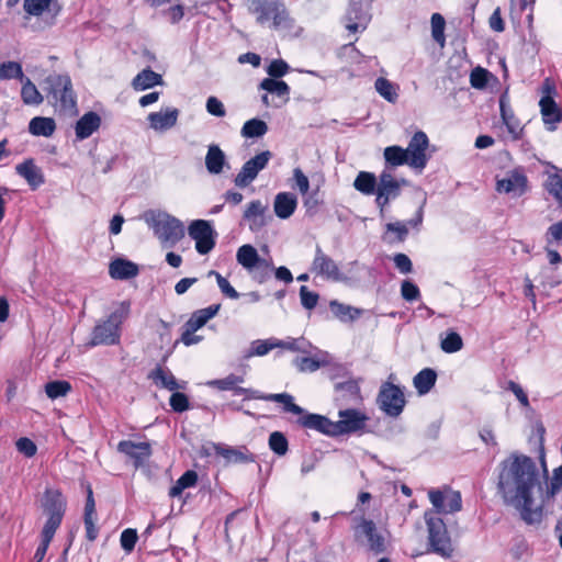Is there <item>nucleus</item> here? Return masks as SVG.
<instances>
[{"label": "nucleus", "instance_id": "obj_59", "mask_svg": "<svg viewBox=\"0 0 562 562\" xmlns=\"http://www.w3.org/2000/svg\"><path fill=\"white\" fill-rule=\"evenodd\" d=\"M290 70V66L288 63L281 58L273 59L269 66L267 67V74L270 76V78H281L285 76Z\"/></svg>", "mask_w": 562, "mask_h": 562}, {"label": "nucleus", "instance_id": "obj_64", "mask_svg": "<svg viewBox=\"0 0 562 562\" xmlns=\"http://www.w3.org/2000/svg\"><path fill=\"white\" fill-rule=\"evenodd\" d=\"M15 447L18 451L24 454L26 458H32L37 452L36 445L30 438L26 437L19 438L15 442Z\"/></svg>", "mask_w": 562, "mask_h": 562}, {"label": "nucleus", "instance_id": "obj_3", "mask_svg": "<svg viewBox=\"0 0 562 562\" xmlns=\"http://www.w3.org/2000/svg\"><path fill=\"white\" fill-rule=\"evenodd\" d=\"M130 312V304L123 302L119 310L113 311L106 319L95 324L91 331V337L87 346H113L121 341L122 324Z\"/></svg>", "mask_w": 562, "mask_h": 562}, {"label": "nucleus", "instance_id": "obj_41", "mask_svg": "<svg viewBox=\"0 0 562 562\" xmlns=\"http://www.w3.org/2000/svg\"><path fill=\"white\" fill-rule=\"evenodd\" d=\"M346 20V29L351 33H357L358 31L366 29L367 14L356 8V4L350 5Z\"/></svg>", "mask_w": 562, "mask_h": 562}, {"label": "nucleus", "instance_id": "obj_63", "mask_svg": "<svg viewBox=\"0 0 562 562\" xmlns=\"http://www.w3.org/2000/svg\"><path fill=\"white\" fill-rule=\"evenodd\" d=\"M401 294L404 300L413 302L419 299L420 292L418 286L409 280H404L401 285Z\"/></svg>", "mask_w": 562, "mask_h": 562}, {"label": "nucleus", "instance_id": "obj_45", "mask_svg": "<svg viewBox=\"0 0 562 562\" xmlns=\"http://www.w3.org/2000/svg\"><path fill=\"white\" fill-rule=\"evenodd\" d=\"M543 188L559 204H562V176L560 173H548Z\"/></svg>", "mask_w": 562, "mask_h": 562}, {"label": "nucleus", "instance_id": "obj_50", "mask_svg": "<svg viewBox=\"0 0 562 562\" xmlns=\"http://www.w3.org/2000/svg\"><path fill=\"white\" fill-rule=\"evenodd\" d=\"M23 69L20 63L18 61H5L0 65V79L9 80V79H19L24 80Z\"/></svg>", "mask_w": 562, "mask_h": 562}, {"label": "nucleus", "instance_id": "obj_62", "mask_svg": "<svg viewBox=\"0 0 562 562\" xmlns=\"http://www.w3.org/2000/svg\"><path fill=\"white\" fill-rule=\"evenodd\" d=\"M488 70L484 68L474 69L470 76L471 86L476 89L485 88L488 82Z\"/></svg>", "mask_w": 562, "mask_h": 562}, {"label": "nucleus", "instance_id": "obj_21", "mask_svg": "<svg viewBox=\"0 0 562 562\" xmlns=\"http://www.w3.org/2000/svg\"><path fill=\"white\" fill-rule=\"evenodd\" d=\"M361 533L367 538L369 550L374 554H381L386 551V541L382 533L376 529L373 520L362 518L358 527Z\"/></svg>", "mask_w": 562, "mask_h": 562}, {"label": "nucleus", "instance_id": "obj_51", "mask_svg": "<svg viewBox=\"0 0 562 562\" xmlns=\"http://www.w3.org/2000/svg\"><path fill=\"white\" fill-rule=\"evenodd\" d=\"M268 445L271 451L278 456H284L289 450V441L283 432L273 431L269 436Z\"/></svg>", "mask_w": 562, "mask_h": 562}, {"label": "nucleus", "instance_id": "obj_49", "mask_svg": "<svg viewBox=\"0 0 562 562\" xmlns=\"http://www.w3.org/2000/svg\"><path fill=\"white\" fill-rule=\"evenodd\" d=\"M441 349L447 353H454L463 348V339L454 330H449L440 342Z\"/></svg>", "mask_w": 562, "mask_h": 562}, {"label": "nucleus", "instance_id": "obj_12", "mask_svg": "<svg viewBox=\"0 0 562 562\" xmlns=\"http://www.w3.org/2000/svg\"><path fill=\"white\" fill-rule=\"evenodd\" d=\"M375 193V204L382 214L389 202L401 194V182L391 172L384 170L379 176Z\"/></svg>", "mask_w": 562, "mask_h": 562}, {"label": "nucleus", "instance_id": "obj_56", "mask_svg": "<svg viewBox=\"0 0 562 562\" xmlns=\"http://www.w3.org/2000/svg\"><path fill=\"white\" fill-rule=\"evenodd\" d=\"M169 405L173 412L183 413L190 408V401L184 393L173 391L169 398Z\"/></svg>", "mask_w": 562, "mask_h": 562}, {"label": "nucleus", "instance_id": "obj_27", "mask_svg": "<svg viewBox=\"0 0 562 562\" xmlns=\"http://www.w3.org/2000/svg\"><path fill=\"white\" fill-rule=\"evenodd\" d=\"M335 391L340 401L358 404L362 401L360 386L357 380L349 379L335 384Z\"/></svg>", "mask_w": 562, "mask_h": 562}, {"label": "nucleus", "instance_id": "obj_24", "mask_svg": "<svg viewBox=\"0 0 562 562\" xmlns=\"http://www.w3.org/2000/svg\"><path fill=\"white\" fill-rule=\"evenodd\" d=\"M101 125V117L97 112L85 113L76 123L75 132L78 139L90 137Z\"/></svg>", "mask_w": 562, "mask_h": 562}, {"label": "nucleus", "instance_id": "obj_35", "mask_svg": "<svg viewBox=\"0 0 562 562\" xmlns=\"http://www.w3.org/2000/svg\"><path fill=\"white\" fill-rule=\"evenodd\" d=\"M220 308L221 304H213L205 308L194 311L186 323L189 327H192L193 330H199L218 313Z\"/></svg>", "mask_w": 562, "mask_h": 562}, {"label": "nucleus", "instance_id": "obj_43", "mask_svg": "<svg viewBox=\"0 0 562 562\" xmlns=\"http://www.w3.org/2000/svg\"><path fill=\"white\" fill-rule=\"evenodd\" d=\"M384 159L391 167H397L405 164L409 166L407 150L397 145L389 146L384 149Z\"/></svg>", "mask_w": 562, "mask_h": 562}, {"label": "nucleus", "instance_id": "obj_14", "mask_svg": "<svg viewBox=\"0 0 562 562\" xmlns=\"http://www.w3.org/2000/svg\"><path fill=\"white\" fill-rule=\"evenodd\" d=\"M499 114L502 123L505 125L509 138L513 142L522 139L525 135V125L516 116L509 103L508 91H505L499 97Z\"/></svg>", "mask_w": 562, "mask_h": 562}, {"label": "nucleus", "instance_id": "obj_2", "mask_svg": "<svg viewBox=\"0 0 562 562\" xmlns=\"http://www.w3.org/2000/svg\"><path fill=\"white\" fill-rule=\"evenodd\" d=\"M48 103L55 111L68 114L77 110V95L71 79L66 74H50L43 82Z\"/></svg>", "mask_w": 562, "mask_h": 562}, {"label": "nucleus", "instance_id": "obj_18", "mask_svg": "<svg viewBox=\"0 0 562 562\" xmlns=\"http://www.w3.org/2000/svg\"><path fill=\"white\" fill-rule=\"evenodd\" d=\"M428 497L437 513H456L462 508V498L458 491L448 490L445 493L439 490H430Z\"/></svg>", "mask_w": 562, "mask_h": 562}, {"label": "nucleus", "instance_id": "obj_4", "mask_svg": "<svg viewBox=\"0 0 562 562\" xmlns=\"http://www.w3.org/2000/svg\"><path fill=\"white\" fill-rule=\"evenodd\" d=\"M247 9L260 25L269 24L273 30L291 26L289 11L280 0H248Z\"/></svg>", "mask_w": 562, "mask_h": 562}, {"label": "nucleus", "instance_id": "obj_8", "mask_svg": "<svg viewBox=\"0 0 562 562\" xmlns=\"http://www.w3.org/2000/svg\"><path fill=\"white\" fill-rule=\"evenodd\" d=\"M393 378L394 375L391 374L389 379L381 384L376 402L379 408L385 415L396 418L404 411L406 400L403 390L391 381Z\"/></svg>", "mask_w": 562, "mask_h": 562}, {"label": "nucleus", "instance_id": "obj_26", "mask_svg": "<svg viewBox=\"0 0 562 562\" xmlns=\"http://www.w3.org/2000/svg\"><path fill=\"white\" fill-rule=\"evenodd\" d=\"M179 111L167 108L165 112H153L148 115L149 125L156 131H166L176 125Z\"/></svg>", "mask_w": 562, "mask_h": 562}, {"label": "nucleus", "instance_id": "obj_5", "mask_svg": "<svg viewBox=\"0 0 562 562\" xmlns=\"http://www.w3.org/2000/svg\"><path fill=\"white\" fill-rule=\"evenodd\" d=\"M286 400L280 402L283 405V412L292 413L297 416L296 424L310 430L318 431L323 435L335 437L334 422L328 417L315 413H310L294 403V398L289 393H283Z\"/></svg>", "mask_w": 562, "mask_h": 562}, {"label": "nucleus", "instance_id": "obj_39", "mask_svg": "<svg viewBox=\"0 0 562 562\" xmlns=\"http://www.w3.org/2000/svg\"><path fill=\"white\" fill-rule=\"evenodd\" d=\"M21 81L23 83L21 88V99L23 103L26 105H40L44 98L36 86L27 77H24V80Z\"/></svg>", "mask_w": 562, "mask_h": 562}, {"label": "nucleus", "instance_id": "obj_34", "mask_svg": "<svg viewBox=\"0 0 562 562\" xmlns=\"http://www.w3.org/2000/svg\"><path fill=\"white\" fill-rule=\"evenodd\" d=\"M159 85H162V77L149 67L138 72L132 82L133 88L137 91L150 89Z\"/></svg>", "mask_w": 562, "mask_h": 562}, {"label": "nucleus", "instance_id": "obj_28", "mask_svg": "<svg viewBox=\"0 0 562 562\" xmlns=\"http://www.w3.org/2000/svg\"><path fill=\"white\" fill-rule=\"evenodd\" d=\"M297 199L293 193L280 192L274 198V213L279 218H289L296 210Z\"/></svg>", "mask_w": 562, "mask_h": 562}, {"label": "nucleus", "instance_id": "obj_11", "mask_svg": "<svg viewBox=\"0 0 562 562\" xmlns=\"http://www.w3.org/2000/svg\"><path fill=\"white\" fill-rule=\"evenodd\" d=\"M188 233L195 241V249L200 255H206L215 247L216 233L210 222L195 220L189 225Z\"/></svg>", "mask_w": 562, "mask_h": 562}, {"label": "nucleus", "instance_id": "obj_46", "mask_svg": "<svg viewBox=\"0 0 562 562\" xmlns=\"http://www.w3.org/2000/svg\"><path fill=\"white\" fill-rule=\"evenodd\" d=\"M268 131V125L259 119H251L245 122L241 127V135L247 138L261 137Z\"/></svg>", "mask_w": 562, "mask_h": 562}, {"label": "nucleus", "instance_id": "obj_37", "mask_svg": "<svg viewBox=\"0 0 562 562\" xmlns=\"http://www.w3.org/2000/svg\"><path fill=\"white\" fill-rule=\"evenodd\" d=\"M199 480L198 473L194 470L186 471L176 483L169 488L168 495L170 498L181 496L182 492L187 488L196 485Z\"/></svg>", "mask_w": 562, "mask_h": 562}, {"label": "nucleus", "instance_id": "obj_29", "mask_svg": "<svg viewBox=\"0 0 562 562\" xmlns=\"http://www.w3.org/2000/svg\"><path fill=\"white\" fill-rule=\"evenodd\" d=\"M236 258L237 262L248 270L261 266L267 267L266 260L259 257L257 249L248 244L238 248Z\"/></svg>", "mask_w": 562, "mask_h": 562}, {"label": "nucleus", "instance_id": "obj_52", "mask_svg": "<svg viewBox=\"0 0 562 562\" xmlns=\"http://www.w3.org/2000/svg\"><path fill=\"white\" fill-rule=\"evenodd\" d=\"M243 382L244 378L241 375L231 373L224 379L212 380L209 381L206 384L220 391H232V389H234L236 384H240Z\"/></svg>", "mask_w": 562, "mask_h": 562}, {"label": "nucleus", "instance_id": "obj_61", "mask_svg": "<svg viewBox=\"0 0 562 562\" xmlns=\"http://www.w3.org/2000/svg\"><path fill=\"white\" fill-rule=\"evenodd\" d=\"M301 304L306 310H313L319 300V295L316 292L310 291L306 285L300 288Z\"/></svg>", "mask_w": 562, "mask_h": 562}, {"label": "nucleus", "instance_id": "obj_10", "mask_svg": "<svg viewBox=\"0 0 562 562\" xmlns=\"http://www.w3.org/2000/svg\"><path fill=\"white\" fill-rule=\"evenodd\" d=\"M150 225L155 235L162 241L176 244L184 236L182 223L169 215H153Z\"/></svg>", "mask_w": 562, "mask_h": 562}, {"label": "nucleus", "instance_id": "obj_23", "mask_svg": "<svg viewBox=\"0 0 562 562\" xmlns=\"http://www.w3.org/2000/svg\"><path fill=\"white\" fill-rule=\"evenodd\" d=\"M148 379L151 380L156 386L171 392L186 387V382L179 383L172 372L160 364L149 372Z\"/></svg>", "mask_w": 562, "mask_h": 562}, {"label": "nucleus", "instance_id": "obj_17", "mask_svg": "<svg viewBox=\"0 0 562 562\" xmlns=\"http://www.w3.org/2000/svg\"><path fill=\"white\" fill-rule=\"evenodd\" d=\"M117 451L132 460L136 469L145 465L153 454L151 445L148 441L121 440L117 443Z\"/></svg>", "mask_w": 562, "mask_h": 562}, {"label": "nucleus", "instance_id": "obj_55", "mask_svg": "<svg viewBox=\"0 0 562 562\" xmlns=\"http://www.w3.org/2000/svg\"><path fill=\"white\" fill-rule=\"evenodd\" d=\"M50 3L52 0H24L23 9L30 16H41Z\"/></svg>", "mask_w": 562, "mask_h": 562}, {"label": "nucleus", "instance_id": "obj_16", "mask_svg": "<svg viewBox=\"0 0 562 562\" xmlns=\"http://www.w3.org/2000/svg\"><path fill=\"white\" fill-rule=\"evenodd\" d=\"M429 146V139L423 131H417L408 143L407 157L409 159V167L423 170L427 162L428 156L426 150Z\"/></svg>", "mask_w": 562, "mask_h": 562}, {"label": "nucleus", "instance_id": "obj_6", "mask_svg": "<svg viewBox=\"0 0 562 562\" xmlns=\"http://www.w3.org/2000/svg\"><path fill=\"white\" fill-rule=\"evenodd\" d=\"M425 518L428 530L427 552L450 559L453 555L454 547L443 519L429 514H426Z\"/></svg>", "mask_w": 562, "mask_h": 562}, {"label": "nucleus", "instance_id": "obj_25", "mask_svg": "<svg viewBox=\"0 0 562 562\" xmlns=\"http://www.w3.org/2000/svg\"><path fill=\"white\" fill-rule=\"evenodd\" d=\"M109 274L115 280H127L138 274V266L130 260L116 258L109 266Z\"/></svg>", "mask_w": 562, "mask_h": 562}, {"label": "nucleus", "instance_id": "obj_44", "mask_svg": "<svg viewBox=\"0 0 562 562\" xmlns=\"http://www.w3.org/2000/svg\"><path fill=\"white\" fill-rule=\"evenodd\" d=\"M71 384L66 380H55L45 384V393L48 398L56 400L71 392Z\"/></svg>", "mask_w": 562, "mask_h": 562}, {"label": "nucleus", "instance_id": "obj_20", "mask_svg": "<svg viewBox=\"0 0 562 562\" xmlns=\"http://www.w3.org/2000/svg\"><path fill=\"white\" fill-rule=\"evenodd\" d=\"M498 192L522 195L528 190V178L521 168L509 171L508 177L496 181Z\"/></svg>", "mask_w": 562, "mask_h": 562}, {"label": "nucleus", "instance_id": "obj_31", "mask_svg": "<svg viewBox=\"0 0 562 562\" xmlns=\"http://www.w3.org/2000/svg\"><path fill=\"white\" fill-rule=\"evenodd\" d=\"M227 463L233 464H248L256 462V457L246 447L239 448H223L218 451Z\"/></svg>", "mask_w": 562, "mask_h": 562}, {"label": "nucleus", "instance_id": "obj_9", "mask_svg": "<svg viewBox=\"0 0 562 562\" xmlns=\"http://www.w3.org/2000/svg\"><path fill=\"white\" fill-rule=\"evenodd\" d=\"M542 97L539 101L540 113L543 124L548 131H555L558 124L562 122V109L554 100L557 89L554 83L547 78L541 86Z\"/></svg>", "mask_w": 562, "mask_h": 562}, {"label": "nucleus", "instance_id": "obj_19", "mask_svg": "<svg viewBox=\"0 0 562 562\" xmlns=\"http://www.w3.org/2000/svg\"><path fill=\"white\" fill-rule=\"evenodd\" d=\"M311 271L325 279L338 281L341 278V273L336 261L323 251L317 245L315 248V256L312 261Z\"/></svg>", "mask_w": 562, "mask_h": 562}, {"label": "nucleus", "instance_id": "obj_60", "mask_svg": "<svg viewBox=\"0 0 562 562\" xmlns=\"http://www.w3.org/2000/svg\"><path fill=\"white\" fill-rule=\"evenodd\" d=\"M210 274H214L216 278V282L218 288L221 289L222 293L233 300H236L239 297V293L235 290L234 286L228 282L226 278L221 276L218 272L212 270L210 271Z\"/></svg>", "mask_w": 562, "mask_h": 562}, {"label": "nucleus", "instance_id": "obj_1", "mask_svg": "<svg viewBox=\"0 0 562 562\" xmlns=\"http://www.w3.org/2000/svg\"><path fill=\"white\" fill-rule=\"evenodd\" d=\"M540 468L536 461L522 453L513 452L499 464L498 490L520 512L529 525L540 522L542 509L535 506L533 491H542V479H548V468L543 445L539 447Z\"/></svg>", "mask_w": 562, "mask_h": 562}, {"label": "nucleus", "instance_id": "obj_58", "mask_svg": "<svg viewBox=\"0 0 562 562\" xmlns=\"http://www.w3.org/2000/svg\"><path fill=\"white\" fill-rule=\"evenodd\" d=\"M137 540H138L137 531H136V529H132V528H127V529L123 530L121 533V537H120L121 547L127 553H131L134 550Z\"/></svg>", "mask_w": 562, "mask_h": 562}, {"label": "nucleus", "instance_id": "obj_57", "mask_svg": "<svg viewBox=\"0 0 562 562\" xmlns=\"http://www.w3.org/2000/svg\"><path fill=\"white\" fill-rule=\"evenodd\" d=\"M55 533L46 530L41 532V542L33 557V562H42L47 553L48 547L54 538Z\"/></svg>", "mask_w": 562, "mask_h": 562}, {"label": "nucleus", "instance_id": "obj_47", "mask_svg": "<svg viewBox=\"0 0 562 562\" xmlns=\"http://www.w3.org/2000/svg\"><path fill=\"white\" fill-rule=\"evenodd\" d=\"M259 88L266 90L269 93H276L279 97H285L290 93L289 85L283 80H278L276 78H265Z\"/></svg>", "mask_w": 562, "mask_h": 562}, {"label": "nucleus", "instance_id": "obj_13", "mask_svg": "<svg viewBox=\"0 0 562 562\" xmlns=\"http://www.w3.org/2000/svg\"><path fill=\"white\" fill-rule=\"evenodd\" d=\"M271 157L272 154L269 150H265L247 160L235 177V184L240 188L250 184L257 178L258 173L267 167Z\"/></svg>", "mask_w": 562, "mask_h": 562}, {"label": "nucleus", "instance_id": "obj_36", "mask_svg": "<svg viewBox=\"0 0 562 562\" xmlns=\"http://www.w3.org/2000/svg\"><path fill=\"white\" fill-rule=\"evenodd\" d=\"M437 373L431 368L420 370L413 380L414 386L419 395L427 394L436 384Z\"/></svg>", "mask_w": 562, "mask_h": 562}, {"label": "nucleus", "instance_id": "obj_22", "mask_svg": "<svg viewBox=\"0 0 562 562\" xmlns=\"http://www.w3.org/2000/svg\"><path fill=\"white\" fill-rule=\"evenodd\" d=\"M15 171L27 182L32 190H37L45 183V176L33 158L25 159L16 165Z\"/></svg>", "mask_w": 562, "mask_h": 562}, {"label": "nucleus", "instance_id": "obj_7", "mask_svg": "<svg viewBox=\"0 0 562 562\" xmlns=\"http://www.w3.org/2000/svg\"><path fill=\"white\" fill-rule=\"evenodd\" d=\"M42 508L47 520L42 530L56 533L60 527L67 508V501L58 488H46L43 494Z\"/></svg>", "mask_w": 562, "mask_h": 562}, {"label": "nucleus", "instance_id": "obj_48", "mask_svg": "<svg viewBox=\"0 0 562 562\" xmlns=\"http://www.w3.org/2000/svg\"><path fill=\"white\" fill-rule=\"evenodd\" d=\"M284 346V342L282 340H274V339H266V340H255L251 344V348L247 355V357L252 356H265L272 349Z\"/></svg>", "mask_w": 562, "mask_h": 562}, {"label": "nucleus", "instance_id": "obj_15", "mask_svg": "<svg viewBox=\"0 0 562 562\" xmlns=\"http://www.w3.org/2000/svg\"><path fill=\"white\" fill-rule=\"evenodd\" d=\"M339 420L334 422L335 436L363 430L368 416L355 408L339 411Z\"/></svg>", "mask_w": 562, "mask_h": 562}, {"label": "nucleus", "instance_id": "obj_54", "mask_svg": "<svg viewBox=\"0 0 562 562\" xmlns=\"http://www.w3.org/2000/svg\"><path fill=\"white\" fill-rule=\"evenodd\" d=\"M375 89L381 97H383L389 102H395L397 99V93L394 90L393 83L383 77H380L375 80Z\"/></svg>", "mask_w": 562, "mask_h": 562}, {"label": "nucleus", "instance_id": "obj_30", "mask_svg": "<svg viewBox=\"0 0 562 562\" xmlns=\"http://www.w3.org/2000/svg\"><path fill=\"white\" fill-rule=\"evenodd\" d=\"M267 206L260 200H254L248 203L244 211V220L248 221L251 231H257L265 225L263 214Z\"/></svg>", "mask_w": 562, "mask_h": 562}, {"label": "nucleus", "instance_id": "obj_53", "mask_svg": "<svg viewBox=\"0 0 562 562\" xmlns=\"http://www.w3.org/2000/svg\"><path fill=\"white\" fill-rule=\"evenodd\" d=\"M431 35L436 43L440 46L445 45V18L440 13H434L431 15Z\"/></svg>", "mask_w": 562, "mask_h": 562}, {"label": "nucleus", "instance_id": "obj_33", "mask_svg": "<svg viewBox=\"0 0 562 562\" xmlns=\"http://www.w3.org/2000/svg\"><path fill=\"white\" fill-rule=\"evenodd\" d=\"M56 131L53 117L35 116L29 123V132L34 136L50 137Z\"/></svg>", "mask_w": 562, "mask_h": 562}, {"label": "nucleus", "instance_id": "obj_40", "mask_svg": "<svg viewBox=\"0 0 562 562\" xmlns=\"http://www.w3.org/2000/svg\"><path fill=\"white\" fill-rule=\"evenodd\" d=\"M376 184L375 176L368 171H360L353 181L355 189L366 195L375 193Z\"/></svg>", "mask_w": 562, "mask_h": 562}, {"label": "nucleus", "instance_id": "obj_38", "mask_svg": "<svg viewBox=\"0 0 562 562\" xmlns=\"http://www.w3.org/2000/svg\"><path fill=\"white\" fill-rule=\"evenodd\" d=\"M232 391L236 395H245L246 398H249V400H261V401L276 402V403H280V402H283V400H286V396H284L283 393L265 394V393H261L256 390L238 386V384H236L234 386V389H232Z\"/></svg>", "mask_w": 562, "mask_h": 562}, {"label": "nucleus", "instance_id": "obj_32", "mask_svg": "<svg viewBox=\"0 0 562 562\" xmlns=\"http://www.w3.org/2000/svg\"><path fill=\"white\" fill-rule=\"evenodd\" d=\"M225 164L226 157L220 146L216 144L210 145L205 156L206 170L212 175H218L223 171Z\"/></svg>", "mask_w": 562, "mask_h": 562}, {"label": "nucleus", "instance_id": "obj_42", "mask_svg": "<svg viewBox=\"0 0 562 562\" xmlns=\"http://www.w3.org/2000/svg\"><path fill=\"white\" fill-rule=\"evenodd\" d=\"M329 306L333 314L341 322H352L361 315V310L337 301H331Z\"/></svg>", "mask_w": 562, "mask_h": 562}]
</instances>
